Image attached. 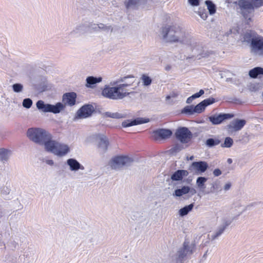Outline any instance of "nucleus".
<instances>
[{
    "label": "nucleus",
    "instance_id": "nucleus-1",
    "mask_svg": "<svg viewBox=\"0 0 263 263\" xmlns=\"http://www.w3.org/2000/svg\"><path fill=\"white\" fill-rule=\"evenodd\" d=\"M166 22L167 24L161 30V35L164 42L182 45L191 42V34L180 27L176 19L169 16Z\"/></svg>",
    "mask_w": 263,
    "mask_h": 263
},
{
    "label": "nucleus",
    "instance_id": "nucleus-2",
    "mask_svg": "<svg viewBox=\"0 0 263 263\" xmlns=\"http://www.w3.org/2000/svg\"><path fill=\"white\" fill-rule=\"evenodd\" d=\"M128 78L125 77L105 85L102 90V95L114 100H122L128 96L132 92L128 88L132 83L127 81Z\"/></svg>",
    "mask_w": 263,
    "mask_h": 263
},
{
    "label": "nucleus",
    "instance_id": "nucleus-3",
    "mask_svg": "<svg viewBox=\"0 0 263 263\" xmlns=\"http://www.w3.org/2000/svg\"><path fill=\"white\" fill-rule=\"evenodd\" d=\"M241 40L249 44L250 52L253 56L263 58V36L250 31L245 33Z\"/></svg>",
    "mask_w": 263,
    "mask_h": 263
},
{
    "label": "nucleus",
    "instance_id": "nucleus-4",
    "mask_svg": "<svg viewBox=\"0 0 263 263\" xmlns=\"http://www.w3.org/2000/svg\"><path fill=\"white\" fill-rule=\"evenodd\" d=\"M236 3L245 19L250 20L254 10L263 6V0H238Z\"/></svg>",
    "mask_w": 263,
    "mask_h": 263
},
{
    "label": "nucleus",
    "instance_id": "nucleus-5",
    "mask_svg": "<svg viewBox=\"0 0 263 263\" xmlns=\"http://www.w3.org/2000/svg\"><path fill=\"white\" fill-rule=\"evenodd\" d=\"M27 136L30 140L40 145H44L46 149V144L51 141L50 135L43 128H31L27 130Z\"/></svg>",
    "mask_w": 263,
    "mask_h": 263
},
{
    "label": "nucleus",
    "instance_id": "nucleus-6",
    "mask_svg": "<svg viewBox=\"0 0 263 263\" xmlns=\"http://www.w3.org/2000/svg\"><path fill=\"white\" fill-rule=\"evenodd\" d=\"M46 150L58 156L63 157L70 152V147L67 144L51 140L46 144Z\"/></svg>",
    "mask_w": 263,
    "mask_h": 263
},
{
    "label": "nucleus",
    "instance_id": "nucleus-7",
    "mask_svg": "<svg viewBox=\"0 0 263 263\" xmlns=\"http://www.w3.org/2000/svg\"><path fill=\"white\" fill-rule=\"evenodd\" d=\"M186 52L192 57L200 59L205 57L207 54L204 52L203 47L197 44L191 36V42L189 44L184 45Z\"/></svg>",
    "mask_w": 263,
    "mask_h": 263
},
{
    "label": "nucleus",
    "instance_id": "nucleus-8",
    "mask_svg": "<svg viewBox=\"0 0 263 263\" xmlns=\"http://www.w3.org/2000/svg\"><path fill=\"white\" fill-rule=\"evenodd\" d=\"M37 108L44 112L60 113L65 108L63 103L58 102L55 105L45 104L42 100L38 101L36 103Z\"/></svg>",
    "mask_w": 263,
    "mask_h": 263
},
{
    "label": "nucleus",
    "instance_id": "nucleus-9",
    "mask_svg": "<svg viewBox=\"0 0 263 263\" xmlns=\"http://www.w3.org/2000/svg\"><path fill=\"white\" fill-rule=\"evenodd\" d=\"M133 162V160L127 156H117L112 159L110 162L111 168L117 170L123 166H128Z\"/></svg>",
    "mask_w": 263,
    "mask_h": 263
},
{
    "label": "nucleus",
    "instance_id": "nucleus-10",
    "mask_svg": "<svg viewBox=\"0 0 263 263\" xmlns=\"http://www.w3.org/2000/svg\"><path fill=\"white\" fill-rule=\"evenodd\" d=\"M95 142L99 152H105L109 145L107 137L103 134H99L95 136Z\"/></svg>",
    "mask_w": 263,
    "mask_h": 263
},
{
    "label": "nucleus",
    "instance_id": "nucleus-11",
    "mask_svg": "<svg viewBox=\"0 0 263 263\" xmlns=\"http://www.w3.org/2000/svg\"><path fill=\"white\" fill-rule=\"evenodd\" d=\"M195 248V246L194 243L185 241L183 243L182 248L178 252V256L180 258H183L191 255Z\"/></svg>",
    "mask_w": 263,
    "mask_h": 263
},
{
    "label": "nucleus",
    "instance_id": "nucleus-12",
    "mask_svg": "<svg viewBox=\"0 0 263 263\" xmlns=\"http://www.w3.org/2000/svg\"><path fill=\"white\" fill-rule=\"evenodd\" d=\"M177 138L182 143H187L191 138V132L186 127L179 128L176 132Z\"/></svg>",
    "mask_w": 263,
    "mask_h": 263
},
{
    "label": "nucleus",
    "instance_id": "nucleus-13",
    "mask_svg": "<svg viewBox=\"0 0 263 263\" xmlns=\"http://www.w3.org/2000/svg\"><path fill=\"white\" fill-rule=\"evenodd\" d=\"M246 124V121L245 120L238 119H235L231 122V123L228 125V131L231 134L238 132L241 130Z\"/></svg>",
    "mask_w": 263,
    "mask_h": 263
},
{
    "label": "nucleus",
    "instance_id": "nucleus-14",
    "mask_svg": "<svg viewBox=\"0 0 263 263\" xmlns=\"http://www.w3.org/2000/svg\"><path fill=\"white\" fill-rule=\"evenodd\" d=\"M196 193V190L191 188L188 185H184L181 188L175 189L172 195L174 197L178 198L190 193L191 195H194Z\"/></svg>",
    "mask_w": 263,
    "mask_h": 263
},
{
    "label": "nucleus",
    "instance_id": "nucleus-15",
    "mask_svg": "<svg viewBox=\"0 0 263 263\" xmlns=\"http://www.w3.org/2000/svg\"><path fill=\"white\" fill-rule=\"evenodd\" d=\"M208 168V164L205 161L194 162L191 165L190 169H193L197 174H201Z\"/></svg>",
    "mask_w": 263,
    "mask_h": 263
},
{
    "label": "nucleus",
    "instance_id": "nucleus-16",
    "mask_svg": "<svg viewBox=\"0 0 263 263\" xmlns=\"http://www.w3.org/2000/svg\"><path fill=\"white\" fill-rule=\"evenodd\" d=\"M172 134V131L167 129H159L153 133V136L156 140L168 138L171 137Z\"/></svg>",
    "mask_w": 263,
    "mask_h": 263
},
{
    "label": "nucleus",
    "instance_id": "nucleus-17",
    "mask_svg": "<svg viewBox=\"0 0 263 263\" xmlns=\"http://www.w3.org/2000/svg\"><path fill=\"white\" fill-rule=\"evenodd\" d=\"M93 110L92 106L87 105L82 107L77 112L80 118H85L91 115Z\"/></svg>",
    "mask_w": 263,
    "mask_h": 263
},
{
    "label": "nucleus",
    "instance_id": "nucleus-18",
    "mask_svg": "<svg viewBox=\"0 0 263 263\" xmlns=\"http://www.w3.org/2000/svg\"><path fill=\"white\" fill-rule=\"evenodd\" d=\"M232 117V116L229 114L215 115L210 116L209 120L213 124H218L221 123L225 119L231 118Z\"/></svg>",
    "mask_w": 263,
    "mask_h": 263
},
{
    "label": "nucleus",
    "instance_id": "nucleus-19",
    "mask_svg": "<svg viewBox=\"0 0 263 263\" xmlns=\"http://www.w3.org/2000/svg\"><path fill=\"white\" fill-rule=\"evenodd\" d=\"M214 102V99L213 98H209L207 99L204 100L203 101L197 104L196 106H194V109L195 113H200L203 111L205 107L210 105Z\"/></svg>",
    "mask_w": 263,
    "mask_h": 263
},
{
    "label": "nucleus",
    "instance_id": "nucleus-20",
    "mask_svg": "<svg viewBox=\"0 0 263 263\" xmlns=\"http://www.w3.org/2000/svg\"><path fill=\"white\" fill-rule=\"evenodd\" d=\"M76 94L74 92L67 93L64 95L63 97V102L64 105L66 104L70 106L73 105L75 104Z\"/></svg>",
    "mask_w": 263,
    "mask_h": 263
},
{
    "label": "nucleus",
    "instance_id": "nucleus-21",
    "mask_svg": "<svg viewBox=\"0 0 263 263\" xmlns=\"http://www.w3.org/2000/svg\"><path fill=\"white\" fill-rule=\"evenodd\" d=\"M148 121V120L143 119L142 118H137L133 120H125L122 122V125L124 127H127L133 125L146 123Z\"/></svg>",
    "mask_w": 263,
    "mask_h": 263
},
{
    "label": "nucleus",
    "instance_id": "nucleus-22",
    "mask_svg": "<svg viewBox=\"0 0 263 263\" xmlns=\"http://www.w3.org/2000/svg\"><path fill=\"white\" fill-rule=\"evenodd\" d=\"M188 175L189 172L186 170H178L172 175L171 179L174 181H181L183 177H186Z\"/></svg>",
    "mask_w": 263,
    "mask_h": 263
},
{
    "label": "nucleus",
    "instance_id": "nucleus-23",
    "mask_svg": "<svg viewBox=\"0 0 263 263\" xmlns=\"http://www.w3.org/2000/svg\"><path fill=\"white\" fill-rule=\"evenodd\" d=\"M86 86L88 88H94L95 84L100 83L102 81L101 77H94L92 76L88 77L86 78Z\"/></svg>",
    "mask_w": 263,
    "mask_h": 263
},
{
    "label": "nucleus",
    "instance_id": "nucleus-24",
    "mask_svg": "<svg viewBox=\"0 0 263 263\" xmlns=\"http://www.w3.org/2000/svg\"><path fill=\"white\" fill-rule=\"evenodd\" d=\"M67 164L69 166L70 169L72 171H77L79 169H84L83 166H81V164L76 159H69L67 161Z\"/></svg>",
    "mask_w": 263,
    "mask_h": 263
},
{
    "label": "nucleus",
    "instance_id": "nucleus-25",
    "mask_svg": "<svg viewBox=\"0 0 263 263\" xmlns=\"http://www.w3.org/2000/svg\"><path fill=\"white\" fill-rule=\"evenodd\" d=\"M249 74L252 78H256L259 75H263V68L257 67L250 70Z\"/></svg>",
    "mask_w": 263,
    "mask_h": 263
},
{
    "label": "nucleus",
    "instance_id": "nucleus-26",
    "mask_svg": "<svg viewBox=\"0 0 263 263\" xmlns=\"http://www.w3.org/2000/svg\"><path fill=\"white\" fill-rule=\"evenodd\" d=\"M194 207V204L191 203L188 205L185 206L183 208L179 210V214L180 216H184L186 215L190 211H191Z\"/></svg>",
    "mask_w": 263,
    "mask_h": 263
},
{
    "label": "nucleus",
    "instance_id": "nucleus-27",
    "mask_svg": "<svg viewBox=\"0 0 263 263\" xmlns=\"http://www.w3.org/2000/svg\"><path fill=\"white\" fill-rule=\"evenodd\" d=\"M10 155V151L4 148L0 149V160L7 161Z\"/></svg>",
    "mask_w": 263,
    "mask_h": 263
},
{
    "label": "nucleus",
    "instance_id": "nucleus-28",
    "mask_svg": "<svg viewBox=\"0 0 263 263\" xmlns=\"http://www.w3.org/2000/svg\"><path fill=\"white\" fill-rule=\"evenodd\" d=\"M226 229V226H222L219 227L217 230H216L214 232H213L211 236V238L212 240H215L219 236L221 235L222 233L224 232Z\"/></svg>",
    "mask_w": 263,
    "mask_h": 263
},
{
    "label": "nucleus",
    "instance_id": "nucleus-29",
    "mask_svg": "<svg viewBox=\"0 0 263 263\" xmlns=\"http://www.w3.org/2000/svg\"><path fill=\"white\" fill-rule=\"evenodd\" d=\"M208 179L204 177H199L196 180V185L198 187L202 189L205 188V183L206 182Z\"/></svg>",
    "mask_w": 263,
    "mask_h": 263
},
{
    "label": "nucleus",
    "instance_id": "nucleus-30",
    "mask_svg": "<svg viewBox=\"0 0 263 263\" xmlns=\"http://www.w3.org/2000/svg\"><path fill=\"white\" fill-rule=\"evenodd\" d=\"M205 3L206 5L209 13L211 15L214 14L216 12L215 5L211 1H205Z\"/></svg>",
    "mask_w": 263,
    "mask_h": 263
},
{
    "label": "nucleus",
    "instance_id": "nucleus-31",
    "mask_svg": "<svg viewBox=\"0 0 263 263\" xmlns=\"http://www.w3.org/2000/svg\"><path fill=\"white\" fill-rule=\"evenodd\" d=\"M93 29L95 30H98V29H101L102 30H104L106 32H111L112 31V28L110 26H105L103 24H98V25H94V26L92 27Z\"/></svg>",
    "mask_w": 263,
    "mask_h": 263
},
{
    "label": "nucleus",
    "instance_id": "nucleus-32",
    "mask_svg": "<svg viewBox=\"0 0 263 263\" xmlns=\"http://www.w3.org/2000/svg\"><path fill=\"white\" fill-rule=\"evenodd\" d=\"M144 0H128L125 2V5L127 8L133 7L137 5L142 3Z\"/></svg>",
    "mask_w": 263,
    "mask_h": 263
},
{
    "label": "nucleus",
    "instance_id": "nucleus-33",
    "mask_svg": "<svg viewBox=\"0 0 263 263\" xmlns=\"http://www.w3.org/2000/svg\"><path fill=\"white\" fill-rule=\"evenodd\" d=\"M220 143V140L218 139L210 138L206 140V145L209 147H212L218 145Z\"/></svg>",
    "mask_w": 263,
    "mask_h": 263
},
{
    "label": "nucleus",
    "instance_id": "nucleus-34",
    "mask_svg": "<svg viewBox=\"0 0 263 263\" xmlns=\"http://www.w3.org/2000/svg\"><path fill=\"white\" fill-rule=\"evenodd\" d=\"M178 96V93L173 91L166 97V101L169 103H172L174 99H176Z\"/></svg>",
    "mask_w": 263,
    "mask_h": 263
},
{
    "label": "nucleus",
    "instance_id": "nucleus-35",
    "mask_svg": "<svg viewBox=\"0 0 263 263\" xmlns=\"http://www.w3.org/2000/svg\"><path fill=\"white\" fill-rule=\"evenodd\" d=\"M233 144V139L230 137H227L225 138L223 143L221 144V146L222 147L229 148L232 146Z\"/></svg>",
    "mask_w": 263,
    "mask_h": 263
},
{
    "label": "nucleus",
    "instance_id": "nucleus-36",
    "mask_svg": "<svg viewBox=\"0 0 263 263\" xmlns=\"http://www.w3.org/2000/svg\"><path fill=\"white\" fill-rule=\"evenodd\" d=\"M12 87L14 92L19 93L23 91L24 86L20 83H15L12 85Z\"/></svg>",
    "mask_w": 263,
    "mask_h": 263
},
{
    "label": "nucleus",
    "instance_id": "nucleus-37",
    "mask_svg": "<svg viewBox=\"0 0 263 263\" xmlns=\"http://www.w3.org/2000/svg\"><path fill=\"white\" fill-rule=\"evenodd\" d=\"M142 82L145 86H148L152 83V79L150 77L147 76V75L144 74L142 76L141 78Z\"/></svg>",
    "mask_w": 263,
    "mask_h": 263
},
{
    "label": "nucleus",
    "instance_id": "nucleus-38",
    "mask_svg": "<svg viewBox=\"0 0 263 263\" xmlns=\"http://www.w3.org/2000/svg\"><path fill=\"white\" fill-rule=\"evenodd\" d=\"M32 105V101L29 98L24 99L22 105L26 108H30Z\"/></svg>",
    "mask_w": 263,
    "mask_h": 263
},
{
    "label": "nucleus",
    "instance_id": "nucleus-39",
    "mask_svg": "<svg viewBox=\"0 0 263 263\" xmlns=\"http://www.w3.org/2000/svg\"><path fill=\"white\" fill-rule=\"evenodd\" d=\"M183 112L189 114H193L195 113L194 106L193 105L187 106L183 109Z\"/></svg>",
    "mask_w": 263,
    "mask_h": 263
},
{
    "label": "nucleus",
    "instance_id": "nucleus-40",
    "mask_svg": "<svg viewBox=\"0 0 263 263\" xmlns=\"http://www.w3.org/2000/svg\"><path fill=\"white\" fill-rule=\"evenodd\" d=\"M105 115L106 116L111 117L112 118H118H118H121L123 117L121 114H118V113H111V112H107L105 113Z\"/></svg>",
    "mask_w": 263,
    "mask_h": 263
},
{
    "label": "nucleus",
    "instance_id": "nucleus-41",
    "mask_svg": "<svg viewBox=\"0 0 263 263\" xmlns=\"http://www.w3.org/2000/svg\"><path fill=\"white\" fill-rule=\"evenodd\" d=\"M189 4L192 7H197L199 5V0H187Z\"/></svg>",
    "mask_w": 263,
    "mask_h": 263
},
{
    "label": "nucleus",
    "instance_id": "nucleus-42",
    "mask_svg": "<svg viewBox=\"0 0 263 263\" xmlns=\"http://www.w3.org/2000/svg\"><path fill=\"white\" fill-rule=\"evenodd\" d=\"M204 93V90L202 89L200 90V91L198 92H197L193 95H192V97L194 99L198 98L200 97L201 96H202Z\"/></svg>",
    "mask_w": 263,
    "mask_h": 263
},
{
    "label": "nucleus",
    "instance_id": "nucleus-43",
    "mask_svg": "<svg viewBox=\"0 0 263 263\" xmlns=\"http://www.w3.org/2000/svg\"><path fill=\"white\" fill-rule=\"evenodd\" d=\"M231 186H232V184L231 182H228L226 183L223 187V189L224 191L227 192V191H229L231 189Z\"/></svg>",
    "mask_w": 263,
    "mask_h": 263
},
{
    "label": "nucleus",
    "instance_id": "nucleus-44",
    "mask_svg": "<svg viewBox=\"0 0 263 263\" xmlns=\"http://www.w3.org/2000/svg\"><path fill=\"white\" fill-rule=\"evenodd\" d=\"M198 14L200 15V16L201 17V18H202L203 20H205L206 19V18L208 17V14L205 12H201L200 11H199Z\"/></svg>",
    "mask_w": 263,
    "mask_h": 263
},
{
    "label": "nucleus",
    "instance_id": "nucleus-45",
    "mask_svg": "<svg viewBox=\"0 0 263 263\" xmlns=\"http://www.w3.org/2000/svg\"><path fill=\"white\" fill-rule=\"evenodd\" d=\"M221 171L219 168H216L213 171V175L215 177H218L221 174Z\"/></svg>",
    "mask_w": 263,
    "mask_h": 263
},
{
    "label": "nucleus",
    "instance_id": "nucleus-46",
    "mask_svg": "<svg viewBox=\"0 0 263 263\" xmlns=\"http://www.w3.org/2000/svg\"><path fill=\"white\" fill-rule=\"evenodd\" d=\"M45 163L49 165H53L54 164L53 161L52 160H45Z\"/></svg>",
    "mask_w": 263,
    "mask_h": 263
},
{
    "label": "nucleus",
    "instance_id": "nucleus-47",
    "mask_svg": "<svg viewBox=\"0 0 263 263\" xmlns=\"http://www.w3.org/2000/svg\"><path fill=\"white\" fill-rule=\"evenodd\" d=\"M194 99L193 98V97L192 96L190 97L189 98H187V100H186V103H188V104H190L191 103L192 101L194 100Z\"/></svg>",
    "mask_w": 263,
    "mask_h": 263
},
{
    "label": "nucleus",
    "instance_id": "nucleus-48",
    "mask_svg": "<svg viewBox=\"0 0 263 263\" xmlns=\"http://www.w3.org/2000/svg\"><path fill=\"white\" fill-rule=\"evenodd\" d=\"M194 158L193 156H191L189 158H188L189 160H192Z\"/></svg>",
    "mask_w": 263,
    "mask_h": 263
},
{
    "label": "nucleus",
    "instance_id": "nucleus-49",
    "mask_svg": "<svg viewBox=\"0 0 263 263\" xmlns=\"http://www.w3.org/2000/svg\"><path fill=\"white\" fill-rule=\"evenodd\" d=\"M208 251L205 252V253L204 254L203 257L205 258L207 255Z\"/></svg>",
    "mask_w": 263,
    "mask_h": 263
},
{
    "label": "nucleus",
    "instance_id": "nucleus-50",
    "mask_svg": "<svg viewBox=\"0 0 263 263\" xmlns=\"http://www.w3.org/2000/svg\"><path fill=\"white\" fill-rule=\"evenodd\" d=\"M228 162H229V163H231L232 162V160H231V159H229L228 160Z\"/></svg>",
    "mask_w": 263,
    "mask_h": 263
},
{
    "label": "nucleus",
    "instance_id": "nucleus-51",
    "mask_svg": "<svg viewBox=\"0 0 263 263\" xmlns=\"http://www.w3.org/2000/svg\"><path fill=\"white\" fill-rule=\"evenodd\" d=\"M213 188H214V189H217V186H216V187H215L214 186H213Z\"/></svg>",
    "mask_w": 263,
    "mask_h": 263
}]
</instances>
